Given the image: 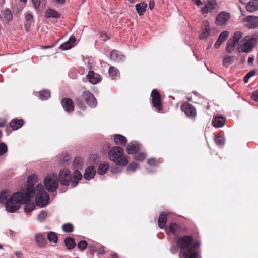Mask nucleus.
I'll return each mask as SVG.
<instances>
[{"mask_svg":"<svg viewBox=\"0 0 258 258\" xmlns=\"http://www.w3.org/2000/svg\"><path fill=\"white\" fill-rule=\"evenodd\" d=\"M36 188L35 191L33 185H29L26 190L15 192L12 195L10 190L4 189L0 192V203L5 205L8 212L14 213L30 197H34L36 195V204L43 207L48 203L49 195L44 190L41 184H38Z\"/></svg>","mask_w":258,"mask_h":258,"instance_id":"1","label":"nucleus"},{"mask_svg":"<svg viewBox=\"0 0 258 258\" xmlns=\"http://www.w3.org/2000/svg\"><path fill=\"white\" fill-rule=\"evenodd\" d=\"M59 178H44V185L45 188L49 192H53L56 190L58 185ZM82 178H74V180L71 181L68 178H60L59 182L61 185L68 186L70 182L72 183L73 187H75L78 184L79 180Z\"/></svg>","mask_w":258,"mask_h":258,"instance_id":"2","label":"nucleus"},{"mask_svg":"<svg viewBox=\"0 0 258 258\" xmlns=\"http://www.w3.org/2000/svg\"><path fill=\"white\" fill-rule=\"evenodd\" d=\"M194 242V237L191 235H184L178 238L176 241L177 246L181 249L180 258H189V249Z\"/></svg>","mask_w":258,"mask_h":258,"instance_id":"3","label":"nucleus"},{"mask_svg":"<svg viewBox=\"0 0 258 258\" xmlns=\"http://www.w3.org/2000/svg\"><path fill=\"white\" fill-rule=\"evenodd\" d=\"M109 158L116 165H126L128 163V158L123 156V149L118 146L113 147L108 153Z\"/></svg>","mask_w":258,"mask_h":258,"instance_id":"4","label":"nucleus"},{"mask_svg":"<svg viewBox=\"0 0 258 258\" xmlns=\"http://www.w3.org/2000/svg\"><path fill=\"white\" fill-rule=\"evenodd\" d=\"M244 25L248 29H255L258 27V17L255 16H248L242 20Z\"/></svg>","mask_w":258,"mask_h":258,"instance_id":"5","label":"nucleus"},{"mask_svg":"<svg viewBox=\"0 0 258 258\" xmlns=\"http://www.w3.org/2000/svg\"><path fill=\"white\" fill-rule=\"evenodd\" d=\"M256 43L257 40L255 38H250L247 40L243 44L240 45L238 48L243 52L249 53L251 51Z\"/></svg>","mask_w":258,"mask_h":258,"instance_id":"6","label":"nucleus"},{"mask_svg":"<svg viewBox=\"0 0 258 258\" xmlns=\"http://www.w3.org/2000/svg\"><path fill=\"white\" fill-rule=\"evenodd\" d=\"M181 109L189 117H195L197 115V111L195 107L189 103H183L181 106Z\"/></svg>","mask_w":258,"mask_h":258,"instance_id":"7","label":"nucleus"},{"mask_svg":"<svg viewBox=\"0 0 258 258\" xmlns=\"http://www.w3.org/2000/svg\"><path fill=\"white\" fill-rule=\"evenodd\" d=\"M152 102L153 106L158 111L161 109V96L156 89H153L151 92Z\"/></svg>","mask_w":258,"mask_h":258,"instance_id":"8","label":"nucleus"},{"mask_svg":"<svg viewBox=\"0 0 258 258\" xmlns=\"http://www.w3.org/2000/svg\"><path fill=\"white\" fill-rule=\"evenodd\" d=\"M82 97L86 103L90 107H94L97 104V100L94 95L89 91H84Z\"/></svg>","mask_w":258,"mask_h":258,"instance_id":"9","label":"nucleus"},{"mask_svg":"<svg viewBox=\"0 0 258 258\" xmlns=\"http://www.w3.org/2000/svg\"><path fill=\"white\" fill-rule=\"evenodd\" d=\"M58 177H82V175L78 169L72 174L69 170L64 168L60 171Z\"/></svg>","mask_w":258,"mask_h":258,"instance_id":"10","label":"nucleus"},{"mask_svg":"<svg viewBox=\"0 0 258 258\" xmlns=\"http://www.w3.org/2000/svg\"><path fill=\"white\" fill-rule=\"evenodd\" d=\"M185 231L186 229L182 228L178 224L172 223L169 225L168 229L166 230V232L167 234L170 232L174 235H177Z\"/></svg>","mask_w":258,"mask_h":258,"instance_id":"11","label":"nucleus"},{"mask_svg":"<svg viewBox=\"0 0 258 258\" xmlns=\"http://www.w3.org/2000/svg\"><path fill=\"white\" fill-rule=\"evenodd\" d=\"M242 37V33L240 31L235 32L233 35L232 40H229V44H227V51L231 47H235Z\"/></svg>","mask_w":258,"mask_h":258,"instance_id":"12","label":"nucleus"},{"mask_svg":"<svg viewBox=\"0 0 258 258\" xmlns=\"http://www.w3.org/2000/svg\"><path fill=\"white\" fill-rule=\"evenodd\" d=\"M35 240L38 247L41 248H45L47 245V241L45 233H38L35 236Z\"/></svg>","mask_w":258,"mask_h":258,"instance_id":"13","label":"nucleus"},{"mask_svg":"<svg viewBox=\"0 0 258 258\" xmlns=\"http://www.w3.org/2000/svg\"><path fill=\"white\" fill-rule=\"evenodd\" d=\"M61 105L66 112H69L74 110V102L70 98H67L62 99Z\"/></svg>","mask_w":258,"mask_h":258,"instance_id":"14","label":"nucleus"},{"mask_svg":"<svg viewBox=\"0 0 258 258\" xmlns=\"http://www.w3.org/2000/svg\"><path fill=\"white\" fill-rule=\"evenodd\" d=\"M141 145L136 141L131 142L126 147V151L128 154H135L140 149Z\"/></svg>","mask_w":258,"mask_h":258,"instance_id":"15","label":"nucleus"},{"mask_svg":"<svg viewBox=\"0 0 258 258\" xmlns=\"http://www.w3.org/2000/svg\"><path fill=\"white\" fill-rule=\"evenodd\" d=\"M201 246V242L200 241H196L191 244V247L189 249L190 253L189 258H198L199 254L197 249H198Z\"/></svg>","mask_w":258,"mask_h":258,"instance_id":"16","label":"nucleus"},{"mask_svg":"<svg viewBox=\"0 0 258 258\" xmlns=\"http://www.w3.org/2000/svg\"><path fill=\"white\" fill-rule=\"evenodd\" d=\"M246 10L250 12L253 13L258 10V0H251L245 6Z\"/></svg>","mask_w":258,"mask_h":258,"instance_id":"17","label":"nucleus"},{"mask_svg":"<svg viewBox=\"0 0 258 258\" xmlns=\"http://www.w3.org/2000/svg\"><path fill=\"white\" fill-rule=\"evenodd\" d=\"M87 77L91 84H95L100 80V76L97 73L90 71L88 72Z\"/></svg>","mask_w":258,"mask_h":258,"instance_id":"18","label":"nucleus"},{"mask_svg":"<svg viewBox=\"0 0 258 258\" xmlns=\"http://www.w3.org/2000/svg\"><path fill=\"white\" fill-rule=\"evenodd\" d=\"M203 24L204 26V28L202 29V31L199 36L201 39H205L208 37L210 32V26L209 22L207 21H204Z\"/></svg>","mask_w":258,"mask_h":258,"instance_id":"19","label":"nucleus"},{"mask_svg":"<svg viewBox=\"0 0 258 258\" xmlns=\"http://www.w3.org/2000/svg\"><path fill=\"white\" fill-rule=\"evenodd\" d=\"M226 122L225 118L222 116H215L213 118L212 123L215 127L219 128L222 127Z\"/></svg>","mask_w":258,"mask_h":258,"instance_id":"20","label":"nucleus"},{"mask_svg":"<svg viewBox=\"0 0 258 258\" xmlns=\"http://www.w3.org/2000/svg\"><path fill=\"white\" fill-rule=\"evenodd\" d=\"M110 57L112 60L118 62L123 61L124 56L118 51L114 50L111 52Z\"/></svg>","mask_w":258,"mask_h":258,"instance_id":"21","label":"nucleus"},{"mask_svg":"<svg viewBox=\"0 0 258 258\" xmlns=\"http://www.w3.org/2000/svg\"><path fill=\"white\" fill-rule=\"evenodd\" d=\"M24 124V121L23 119H14L10 122V126L14 130L20 128Z\"/></svg>","mask_w":258,"mask_h":258,"instance_id":"22","label":"nucleus"},{"mask_svg":"<svg viewBox=\"0 0 258 258\" xmlns=\"http://www.w3.org/2000/svg\"><path fill=\"white\" fill-rule=\"evenodd\" d=\"M136 10L139 16L143 15L145 12L147 5L144 2H141L139 4H137L136 6Z\"/></svg>","mask_w":258,"mask_h":258,"instance_id":"23","label":"nucleus"},{"mask_svg":"<svg viewBox=\"0 0 258 258\" xmlns=\"http://www.w3.org/2000/svg\"><path fill=\"white\" fill-rule=\"evenodd\" d=\"M32 197H30L25 202H24L23 204H25L24 211L25 212H29L33 210L35 207V205L34 202L31 201L30 199Z\"/></svg>","mask_w":258,"mask_h":258,"instance_id":"24","label":"nucleus"},{"mask_svg":"<svg viewBox=\"0 0 258 258\" xmlns=\"http://www.w3.org/2000/svg\"><path fill=\"white\" fill-rule=\"evenodd\" d=\"M64 242L66 246L69 250L74 249L76 246L74 239L71 237H67L64 239Z\"/></svg>","mask_w":258,"mask_h":258,"instance_id":"25","label":"nucleus"},{"mask_svg":"<svg viewBox=\"0 0 258 258\" xmlns=\"http://www.w3.org/2000/svg\"><path fill=\"white\" fill-rule=\"evenodd\" d=\"M226 23V12L223 11L219 14L216 19V23L218 25H222Z\"/></svg>","mask_w":258,"mask_h":258,"instance_id":"26","label":"nucleus"},{"mask_svg":"<svg viewBox=\"0 0 258 258\" xmlns=\"http://www.w3.org/2000/svg\"><path fill=\"white\" fill-rule=\"evenodd\" d=\"M70 159V156L67 153H62L58 156L59 163L61 165H66L69 164Z\"/></svg>","mask_w":258,"mask_h":258,"instance_id":"27","label":"nucleus"},{"mask_svg":"<svg viewBox=\"0 0 258 258\" xmlns=\"http://www.w3.org/2000/svg\"><path fill=\"white\" fill-rule=\"evenodd\" d=\"M167 221V214L165 212L161 213L158 218V226L160 228L162 229L165 225Z\"/></svg>","mask_w":258,"mask_h":258,"instance_id":"28","label":"nucleus"},{"mask_svg":"<svg viewBox=\"0 0 258 258\" xmlns=\"http://www.w3.org/2000/svg\"><path fill=\"white\" fill-rule=\"evenodd\" d=\"M109 164L107 163L104 162L101 163L98 168L97 173L100 175H104L106 171L109 169Z\"/></svg>","mask_w":258,"mask_h":258,"instance_id":"29","label":"nucleus"},{"mask_svg":"<svg viewBox=\"0 0 258 258\" xmlns=\"http://www.w3.org/2000/svg\"><path fill=\"white\" fill-rule=\"evenodd\" d=\"M114 142L116 144L124 145L127 142L126 138L123 135L116 134L114 136Z\"/></svg>","mask_w":258,"mask_h":258,"instance_id":"30","label":"nucleus"},{"mask_svg":"<svg viewBox=\"0 0 258 258\" xmlns=\"http://www.w3.org/2000/svg\"><path fill=\"white\" fill-rule=\"evenodd\" d=\"M96 174V170L93 166H88L85 170L83 177H94Z\"/></svg>","mask_w":258,"mask_h":258,"instance_id":"31","label":"nucleus"},{"mask_svg":"<svg viewBox=\"0 0 258 258\" xmlns=\"http://www.w3.org/2000/svg\"><path fill=\"white\" fill-rule=\"evenodd\" d=\"M226 40V31H223L219 35L216 42L215 44V47L217 49Z\"/></svg>","mask_w":258,"mask_h":258,"instance_id":"32","label":"nucleus"},{"mask_svg":"<svg viewBox=\"0 0 258 258\" xmlns=\"http://www.w3.org/2000/svg\"><path fill=\"white\" fill-rule=\"evenodd\" d=\"M60 15L55 10L52 9H48L45 12V17L47 18H58L60 17Z\"/></svg>","mask_w":258,"mask_h":258,"instance_id":"33","label":"nucleus"},{"mask_svg":"<svg viewBox=\"0 0 258 258\" xmlns=\"http://www.w3.org/2000/svg\"><path fill=\"white\" fill-rule=\"evenodd\" d=\"M215 142L219 147H223L225 144V138L222 136L216 135L214 138Z\"/></svg>","mask_w":258,"mask_h":258,"instance_id":"34","label":"nucleus"},{"mask_svg":"<svg viewBox=\"0 0 258 258\" xmlns=\"http://www.w3.org/2000/svg\"><path fill=\"white\" fill-rule=\"evenodd\" d=\"M47 238L48 240L54 243L57 242V235L54 232H49L47 233Z\"/></svg>","mask_w":258,"mask_h":258,"instance_id":"35","label":"nucleus"},{"mask_svg":"<svg viewBox=\"0 0 258 258\" xmlns=\"http://www.w3.org/2000/svg\"><path fill=\"white\" fill-rule=\"evenodd\" d=\"M108 73L110 78L113 80L116 79L118 74V71L114 67H110L108 69Z\"/></svg>","mask_w":258,"mask_h":258,"instance_id":"36","label":"nucleus"},{"mask_svg":"<svg viewBox=\"0 0 258 258\" xmlns=\"http://www.w3.org/2000/svg\"><path fill=\"white\" fill-rule=\"evenodd\" d=\"M2 14L8 22H10L13 19V15L11 11L7 9L2 11Z\"/></svg>","mask_w":258,"mask_h":258,"instance_id":"37","label":"nucleus"},{"mask_svg":"<svg viewBox=\"0 0 258 258\" xmlns=\"http://www.w3.org/2000/svg\"><path fill=\"white\" fill-rule=\"evenodd\" d=\"M215 8V6L213 4H210L207 3V4L201 9V12L203 14L211 12Z\"/></svg>","mask_w":258,"mask_h":258,"instance_id":"38","label":"nucleus"},{"mask_svg":"<svg viewBox=\"0 0 258 258\" xmlns=\"http://www.w3.org/2000/svg\"><path fill=\"white\" fill-rule=\"evenodd\" d=\"M62 228L65 232L70 233L73 232L74 230V226L71 223H67L62 225Z\"/></svg>","mask_w":258,"mask_h":258,"instance_id":"39","label":"nucleus"},{"mask_svg":"<svg viewBox=\"0 0 258 258\" xmlns=\"http://www.w3.org/2000/svg\"><path fill=\"white\" fill-rule=\"evenodd\" d=\"M147 157V155L144 152H139L136 154L134 155V159L137 161H143L146 157Z\"/></svg>","mask_w":258,"mask_h":258,"instance_id":"40","label":"nucleus"},{"mask_svg":"<svg viewBox=\"0 0 258 258\" xmlns=\"http://www.w3.org/2000/svg\"><path fill=\"white\" fill-rule=\"evenodd\" d=\"M82 165V161L80 158H75L73 162V166L74 168L78 169Z\"/></svg>","mask_w":258,"mask_h":258,"instance_id":"41","label":"nucleus"},{"mask_svg":"<svg viewBox=\"0 0 258 258\" xmlns=\"http://www.w3.org/2000/svg\"><path fill=\"white\" fill-rule=\"evenodd\" d=\"M88 243L85 240H81L77 245L78 248L81 251H84L87 247Z\"/></svg>","mask_w":258,"mask_h":258,"instance_id":"42","label":"nucleus"},{"mask_svg":"<svg viewBox=\"0 0 258 258\" xmlns=\"http://www.w3.org/2000/svg\"><path fill=\"white\" fill-rule=\"evenodd\" d=\"M50 97V93L47 90H43L40 92V98L41 100H46Z\"/></svg>","mask_w":258,"mask_h":258,"instance_id":"43","label":"nucleus"},{"mask_svg":"<svg viewBox=\"0 0 258 258\" xmlns=\"http://www.w3.org/2000/svg\"><path fill=\"white\" fill-rule=\"evenodd\" d=\"M8 151V148L5 143L2 142L0 143V156H2Z\"/></svg>","mask_w":258,"mask_h":258,"instance_id":"44","label":"nucleus"},{"mask_svg":"<svg viewBox=\"0 0 258 258\" xmlns=\"http://www.w3.org/2000/svg\"><path fill=\"white\" fill-rule=\"evenodd\" d=\"M138 164L135 162L131 163L127 168V171L128 172H134L136 171L138 167Z\"/></svg>","mask_w":258,"mask_h":258,"instance_id":"45","label":"nucleus"},{"mask_svg":"<svg viewBox=\"0 0 258 258\" xmlns=\"http://www.w3.org/2000/svg\"><path fill=\"white\" fill-rule=\"evenodd\" d=\"M255 75V71L254 70H251L248 72L244 77V81L245 83H247L249 79L252 76Z\"/></svg>","mask_w":258,"mask_h":258,"instance_id":"46","label":"nucleus"},{"mask_svg":"<svg viewBox=\"0 0 258 258\" xmlns=\"http://www.w3.org/2000/svg\"><path fill=\"white\" fill-rule=\"evenodd\" d=\"M147 163L148 165L153 166H157L159 164L158 162L154 158H151L147 160Z\"/></svg>","mask_w":258,"mask_h":258,"instance_id":"47","label":"nucleus"},{"mask_svg":"<svg viewBox=\"0 0 258 258\" xmlns=\"http://www.w3.org/2000/svg\"><path fill=\"white\" fill-rule=\"evenodd\" d=\"M73 47V45L71 44L68 41L62 44L59 46V49L63 50H68Z\"/></svg>","mask_w":258,"mask_h":258,"instance_id":"48","label":"nucleus"},{"mask_svg":"<svg viewBox=\"0 0 258 258\" xmlns=\"http://www.w3.org/2000/svg\"><path fill=\"white\" fill-rule=\"evenodd\" d=\"M33 6L35 9H38L40 7V4L43 0H31Z\"/></svg>","mask_w":258,"mask_h":258,"instance_id":"49","label":"nucleus"},{"mask_svg":"<svg viewBox=\"0 0 258 258\" xmlns=\"http://www.w3.org/2000/svg\"><path fill=\"white\" fill-rule=\"evenodd\" d=\"M47 213L45 211H41L38 215V218L39 220L42 221L46 218Z\"/></svg>","mask_w":258,"mask_h":258,"instance_id":"50","label":"nucleus"},{"mask_svg":"<svg viewBox=\"0 0 258 258\" xmlns=\"http://www.w3.org/2000/svg\"><path fill=\"white\" fill-rule=\"evenodd\" d=\"M76 103L77 105L80 108H81L83 110L84 109V108H85L84 104L83 102H82V101H81L80 98H77L76 99Z\"/></svg>","mask_w":258,"mask_h":258,"instance_id":"51","label":"nucleus"},{"mask_svg":"<svg viewBox=\"0 0 258 258\" xmlns=\"http://www.w3.org/2000/svg\"><path fill=\"white\" fill-rule=\"evenodd\" d=\"M251 98L252 100L258 102V91H254L251 95Z\"/></svg>","mask_w":258,"mask_h":258,"instance_id":"52","label":"nucleus"},{"mask_svg":"<svg viewBox=\"0 0 258 258\" xmlns=\"http://www.w3.org/2000/svg\"><path fill=\"white\" fill-rule=\"evenodd\" d=\"M170 251L172 254H175L178 252V248L174 245H172L170 249Z\"/></svg>","mask_w":258,"mask_h":258,"instance_id":"53","label":"nucleus"},{"mask_svg":"<svg viewBox=\"0 0 258 258\" xmlns=\"http://www.w3.org/2000/svg\"><path fill=\"white\" fill-rule=\"evenodd\" d=\"M100 36L102 40L104 41H106L109 39V37L106 33H101L100 34Z\"/></svg>","mask_w":258,"mask_h":258,"instance_id":"54","label":"nucleus"},{"mask_svg":"<svg viewBox=\"0 0 258 258\" xmlns=\"http://www.w3.org/2000/svg\"><path fill=\"white\" fill-rule=\"evenodd\" d=\"M33 16L31 14H27L25 15V20L26 21H29L31 19H32Z\"/></svg>","mask_w":258,"mask_h":258,"instance_id":"55","label":"nucleus"},{"mask_svg":"<svg viewBox=\"0 0 258 258\" xmlns=\"http://www.w3.org/2000/svg\"><path fill=\"white\" fill-rule=\"evenodd\" d=\"M75 41H76V38L74 36H71L68 41V42H70V43L73 45Z\"/></svg>","mask_w":258,"mask_h":258,"instance_id":"56","label":"nucleus"},{"mask_svg":"<svg viewBox=\"0 0 258 258\" xmlns=\"http://www.w3.org/2000/svg\"><path fill=\"white\" fill-rule=\"evenodd\" d=\"M15 254L17 258H21L23 256V254L21 251H16Z\"/></svg>","mask_w":258,"mask_h":258,"instance_id":"57","label":"nucleus"},{"mask_svg":"<svg viewBox=\"0 0 258 258\" xmlns=\"http://www.w3.org/2000/svg\"><path fill=\"white\" fill-rule=\"evenodd\" d=\"M154 7V2L153 1H150L149 3V8L150 10L153 9Z\"/></svg>","mask_w":258,"mask_h":258,"instance_id":"58","label":"nucleus"},{"mask_svg":"<svg viewBox=\"0 0 258 258\" xmlns=\"http://www.w3.org/2000/svg\"><path fill=\"white\" fill-rule=\"evenodd\" d=\"M191 1L195 4H196L198 6H199L202 4V2L201 0H191Z\"/></svg>","mask_w":258,"mask_h":258,"instance_id":"59","label":"nucleus"},{"mask_svg":"<svg viewBox=\"0 0 258 258\" xmlns=\"http://www.w3.org/2000/svg\"><path fill=\"white\" fill-rule=\"evenodd\" d=\"M207 3L210 4H213L215 6L217 5L216 0H207Z\"/></svg>","mask_w":258,"mask_h":258,"instance_id":"60","label":"nucleus"},{"mask_svg":"<svg viewBox=\"0 0 258 258\" xmlns=\"http://www.w3.org/2000/svg\"><path fill=\"white\" fill-rule=\"evenodd\" d=\"M254 60V58L253 57H250L248 59V63L249 64H252L253 63Z\"/></svg>","mask_w":258,"mask_h":258,"instance_id":"61","label":"nucleus"},{"mask_svg":"<svg viewBox=\"0 0 258 258\" xmlns=\"http://www.w3.org/2000/svg\"><path fill=\"white\" fill-rule=\"evenodd\" d=\"M52 176H51V175H48L46 177H55V178L58 177L56 174L53 173L52 174Z\"/></svg>","mask_w":258,"mask_h":258,"instance_id":"62","label":"nucleus"},{"mask_svg":"<svg viewBox=\"0 0 258 258\" xmlns=\"http://www.w3.org/2000/svg\"><path fill=\"white\" fill-rule=\"evenodd\" d=\"M57 3L60 4H63L65 2V0H55Z\"/></svg>","mask_w":258,"mask_h":258,"instance_id":"63","label":"nucleus"},{"mask_svg":"<svg viewBox=\"0 0 258 258\" xmlns=\"http://www.w3.org/2000/svg\"><path fill=\"white\" fill-rule=\"evenodd\" d=\"M33 179V178H27V182L28 184H29L30 183V182H31L32 181Z\"/></svg>","mask_w":258,"mask_h":258,"instance_id":"64","label":"nucleus"}]
</instances>
